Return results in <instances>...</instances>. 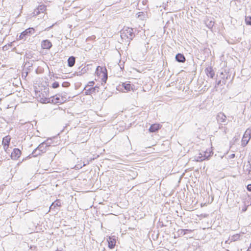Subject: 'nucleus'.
I'll return each instance as SVG.
<instances>
[{
  "mask_svg": "<svg viewBox=\"0 0 251 251\" xmlns=\"http://www.w3.org/2000/svg\"><path fill=\"white\" fill-rule=\"evenodd\" d=\"M220 76L221 78L223 79V83L224 84H226V80L228 79V77H230V75H226V76H225V74L223 72H221L220 73Z\"/></svg>",
  "mask_w": 251,
  "mask_h": 251,
  "instance_id": "20",
  "label": "nucleus"
},
{
  "mask_svg": "<svg viewBox=\"0 0 251 251\" xmlns=\"http://www.w3.org/2000/svg\"><path fill=\"white\" fill-rule=\"evenodd\" d=\"M81 71L82 72L83 74H84L86 72V69L84 67L81 69Z\"/></svg>",
  "mask_w": 251,
  "mask_h": 251,
  "instance_id": "37",
  "label": "nucleus"
},
{
  "mask_svg": "<svg viewBox=\"0 0 251 251\" xmlns=\"http://www.w3.org/2000/svg\"><path fill=\"white\" fill-rule=\"evenodd\" d=\"M95 84V82L94 81H90L89 82L88 84L86 85V86L84 88H90V87H94V85Z\"/></svg>",
  "mask_w": 251,
  "mask_h": 251,
  "instance_id": "25",
  "label": "nucleus"
},
{
  "mask_svg": "<svg viewBox=\"0 0 251 251\" xmlns=\"http://www.w3.org/2000/svg\"><path fill=\"white\" fill-rule=\"evenodd\" d=\"M203 157H200L199 159H198L199 161H202L205 159H208L211 156V152L208 153L206 151H205L203 152Z\"/></svg>",
  "mask_w": 251,
  "mask_h": 251,
  "instance_id": "19",
  "label": "nucleus"
},
{
  "mask_svg": "<svg viewBox=\"0 0 251 251\" xmlns=\"http://www.w3.org/2000/svg\"><path fill=\"white\" fill-rule=\"evenodd\" d=\"M123 89H124L126 92H128L131 90H132V87L129 82H124L122 83L121 85H119L117 88L118 90L122 91H123Z\"/></svg>",
  "mask_w": 251,
  "mask_h": 251,
  "instance_id": "5",
  "label": "nucleus"
},
{
  "mask_svg": "<svg viewBox=\"0 0 251 251\" xmlns=\"http://www.w3.org/2000/svg\"><path fill=\"white\" fill-rule=\"evenodd\" d=\"M245 23L247 25H251V16L245 17Z\"/></svg>",
  "mask_w": 251,
  "mask_h": 251,
  "instance_id": "22",
  "label": "nucleus"
},
{
  "mask_svg": "<svg viewBox=\"0 0 251 251\" xmlns=\"http://www.w3.org/2000/svg\"><path fill=\"white\" fill-rule=\"evenodd\" d=\"M89 164L88 160H87L86 162H83V166L86 165L87 164Z\"/></svg>",
  "mask_w": 251,
  "mask_h": 251,
  "instance_id": "39",
  "label": "nucleus"
},
{
  "mask_svg": "<svg viewBox=\"0 0 251 251\" xmlns=\"http://www.w3.org/2000/svg\"><path fill=\"white\" fill-rule=\"evenodd\" d=\"M19 38L20 39H25V36H22V32L20 35Z\"/></svg>",
  "mask_w": 251,
  "mask_h": 251,
  "instance_id": "34",
  "label": "nucleus"
},
{
  "mask_svg": "<svg viewBox=\"0 0 251 251\" xmlns=\"http://www.w3.org/2000/svg\"><path fill=\"white\" fill-rule=\"evenodd\" d=\"M53 99L52 101L55 103H63L68 99V98H66L64 96H62V98H61L60 94L56 95L55 96L53 97Z\"/></svg>",
  "mask_w": 251,
  "mask_h": 251,
  "instance_id": "6",
  "label": "nucleus"
},
{
  "mask_svg": "<svg viewBox=\"0 0 251 251\" xmlns=\"http://www.w3.org/2000/svg\"><path fill=\"white\" fill-rule=\"evenodd\" d=\"M161 126H162L159 124H154L150 126L149 130L150 132H155L157 131Z\"/></svg>",
  "mask_w": 251,
  "mask_h": 251,
  "instance_id": "14",
  "label": "nucleus"
},
{
  "mask_svg": "<svg viewBox=\"0 0 251 251\" xmlns=\"http://www.w3.org/2000/svg\"><path fill=\"white\" fill-rule=\"evenodd\" d=\"M226 251H229L228 250H227Z\"/></svg>",
  "mask_w": 251,
  "mask_h": 251,
  "instance_id": "45",
  "label": "nucleus"
},
{
  "mask_svg": "<svg viewBox=\"0 0 251 251\" xmlns=\"http://www.w3.org/2000/svg\"><path fill=\"white\" fill-rule=\"evenodd\" d=\"M248 165L246 166V171L248 172V174L251 176V156L248 161Z\"/></svg>",
  "mask_w": 251,
  "mask_h": 251,
  "instance_id": "21",
  "label": "nucleus"
},
{
  "mask_svg": "<svg viewBox=\"0 0 251 251\" xmlns=\"http://www.w3.org/2000/svg\"><path fill=\"white\" fill-rule=\"evenodd\" d=\"M134 37L135 34L131 28L127 27L121 31V37L123 42L125 40L126 42H130Z\"/></svg>",
  "mask_w": 251,
  "mask_h": 251,
  "instance_id": "1",
  "label": "nucleus"
},
{
  "mask_svg": "<svg viewBox=\"0 0 251 251\" xmlns=\"http://www.w3.org/2000/svg\"><path fill=\"white\" fill-rule=\"evenodd\" d=\"M75 73L76 74V75L78 76L81 75L83 74L82 72H81V71L79 72H76Z\"/></svg>",
  "mask_w": 251,
  "mask_h": 251,
  "instance_id": "33",
  "label": "nucleus"
},
{
  "mask_svg": "<svg viewBox=\"0 0 251 251\" xmlns=\"http://www.w3.org/2000/svg\"><path fill=\"white\" fill-rule=\"evenodd\" d=\"M27 75V72H23L22 73V77L25 78Z\"/></svg>",
  "mask_w": 251,
  "mask_h": 251,
  "instance_id": "30",
  "label": "nucleus"
},
{
  "mask_svg": "<svg viewBox=\"0 0 251 251\" xmlns=\"http://www.w3.org/2000/svg\"><path fill=\"white\" fill-rule=\"evenodd\" d=\"M205 72L208 76L213 78L215 76V72L212 67H208L205 69Z\"/></svg>",
  "mask_w": 251,
  "mask_h": 251,
  "instance_id": "15",
  "label": "nucleus"
},
{
  "mask_svg": "<svg viewBox=\"0 0 251 251\" xmlns=\"http://www.w3.org/2000/svg\"><path fill=\"white\" fill-rule=\"evenodd\" d=\"M143 12H139L138 13H137L138 17H140L141 15V14H143Z\"/></svg>",
  "mask_w": 251,
  "mask_h": 251,
  "instance_id": "41",
  "label": "nucleus"
},
{
  "mask_svg": "<svg viewBox=\"0 0 251 251\" xmlns=\"http://www.w3.org/2000/svg\"><path fill=\"white\" fill-rule=\"evenodd\" d=\"M247 251H251V247L249 248V249H248Z\"/></svg>",
  "mask_w": 251,
  "mask_h": 251,
  "instance_id": "42",
  "label": "nucleus"
},
{
  "mask_svg": "<svg viewBox=\"0 0 251 251\" xmlns=\"http://www.w3.org/2000/svg\"><path fill=\"white\" fill-rule=\"evenodd\" d=\"M46 10V7L45 5L41 4L39 5L36 9H34L33 14L34 15H38L40 13H44Z\"/></svg>",
  "mask_w": 251,
  "mask_h": 251,
  "instance_id": "9",
  "label": "nucleus"
},
{
  "mask_svg": "<svg viewBox=\"0 0 251 251\" xmlns=\"http://www.w3.org/2000/svg\"><path fill=\"white\" fill-rule=\"evenodd\" d=\"M235 154L233 153V154H230V155L229 156V157L230 158H234V157H235Z\"/></svg>",
  "mask_w": 251,
  "mask_h": 251,
  "instance_id": "36",
  "label": "nucleus"
},
{
  "mask_svg": "<svg viewBox=\"0 0 251 251\" xmlns=\"http://www.w3.org/2000/svg\"><path fill=\"white\" fill-rule=\"evenodd\" d=\"M55 77L56 78H58V77H57V76H55Z\"/></svg>",
  "mask_w": 251,
  "mask_h": 251,
  "instance_id": "44",
  "label": "nucleus"
},
{
  "mask_svg": "<svg viewBox=\"0 0 251 251\" xmlns=\"http://www.w3.org/2000/svg\"><path fill=\"white\" fill-rule=\"evenodd\" d=\"M239 237H240V236L238 234H235V235H233L231 237V239H230L231 242L235 241L236 240H237V239H238L239 238Z\"/></svg>",
  "mask_w": 251,
  "mask_h": 251,
  "instance_id": "24",
  "label": "nucleus"
},
{
  "mask_svg": "<svg viewBox=\"0 0 251 251\" xmlns=\"http://www.w3.org/2000/svg\"><path fill=\"white\" fill-rule=\"evenodd\" d=\"M50 142H49V140H47L46 141L41 143L35 150H34V153L35 151L39 150L40 152H42V153L46 152L47 150V148L49 147L50 145Z\"/></svg>",
  "mask_w": 251,
  "mask_h": 251,
  "instance_id": "3",
  "label": "nucleus"
},
{
  "mask_svg": "<svg viewBox=\"0 0 251 251\" xmlns=\"http://www.w3.org/2000/svg\"><path fill=\"white\" fill-rule=\"evenodd\" d=\"M28 64H29V62H28ZM31 66H32V65H29L28 67H31Z\"/></svg>",
  "mask_w": 251,
  "mask_h": 251,
  "instance_id": "43",
  "label": "nucleus"
},
{
  "mask_svg": "<svg viewBox=\"0 0 251 251\" xmlns=\"http://www.w3.org/2000/svg\"><path fill=\"white\" fill-rule=\"evenodd\" d=\"M213 25H214V22H212V21H211L209 24V27L213 26Z\"/></svg>",
  "mask_w": 251,
  "mask_h": 251,
  "instance_id": "40",
  "label": "nucleus"
},
{
  "mask_svg": "<svg viewBox=\"0 0 251 251\" xmlns=\"http://www.w3.org/2000/svg\"><path fill=\"white\" fill-rule=\"evenodd\" d=\"M54 205V206H60L61 205V203H60V202L58 201V200H56L55 201H54V202H53L52 203V204L50 206V207Z\"/></svg>",
  "mask_w": 251,
  "mask_h": 251,
  "instance_id": "27",
  "label": "nucleus"
},
{
  "mask_svg": "<svg viewBox=\"0 0 251 251\" xmlns=\"http://www.w3.org/2000/svg\"><path fill=\"white\" fill-rule=\"evenodd\" d=\"M107 242L108 244V247L110 249H112L114 248L116 244V240L115 239L112 237H109L107 239Z\"/></svg>",
  "mask_w": 251,
  "mask_h": 251,
  "instance_id": "17",
  "label": "nucleus"
},
{
  "mask_svg": "<svg viewBox=\"0 0 251 251\" xmlns=\"http://www.w3.org/2000/svg\"><path fill=\"white\" fill-rule=\"evenodd\" d=\"M183 232H184V234H186L187 233H188V232H190L191 230H190V229H183Z\"/></svg>",
  "mask_w": 251,
  "mask_h": 251,
  "instance_id": "32",
  "label": "nucleus"
},
{
  "mask_svg": "<svg viewBox=\"0 0 251 251\" xmlns=\"http://www.w3.org/2000/svg\"><path fill=\"white\" fill-rule=\"evenodd\" d=\"M61 98H62V96L65 97L66 98H67V93L65 92H63L60 94Z\"/></svg>",
  "mask_w": 251,
  "mask_h": 251,
  "instance_id": "29",
  "label": "nucleus"
},
{
  "mask_svg": "<svg viewBox=\"0 0 251 251\" xmlns=\"http://www.w3.org/2000/svg\"><path fill=\"white\" fill-rule=\"evenodd\" d=\"M203 154H202L201 153H200L199 154V156L197 157V160L198 161H199L198 160V159H199L200 157H203Z\"/></svg>",
  "mask_w": 251,
  "mask_h": 251,
  "instance_id": "35",
  "label": "nucleus"
},
{
  "mask_svg": "<svg viewBox=\"0 0 251 251\" xmlns=\"http://www.w3.org/2000/svg\"><path fill=\"white\" fill-rule=\"evenodd\" d=\"M10 140L11 137L9 135H7L2 139V145L5 151H7V150L9 148Z\"/></svg>",
  "mask_w": 251,
  "mask_h": 251,
  "instance_id": "7",
  "label": "nucleus"
},
{
  "mask_svg": "<svg viewBox=\"0 0 251 251\" xmlns=\"http://www.w3.org/2000/svg\"><path fill=\"white\" fill-rule=\"evenodd\" d=\"M75 62V58L71 56L68 59V65L69 67H72L74 66Z\"/></svg>",
  "mask_w": 251,
  "mask_h": 251,
  "instance_id": "18",
  "label": "nucleus"
},
{
  "mask_svg": "<svg viewBox=\"0 0 251 251\" xmlns=\"http://www.w3.org/2000/svg\"><path fill=\"white\" fill-rule=\"evenodd\" d=\"M96 73L98 75L101 77L102 82L105 83L108 77L106 68L98 66L96 69Z\"/></svg>",
  "mask_w": 251,
  "mask_h": 251,
  "instance_id": "2",
  "label": "nucleus"
},
{
  "mask_svg": "<svg viewBox=\"0 0 251 251\" xmlns=\"http://www.w3.org/2000/svg\"><path fill=\"white\" fill-rule=\"evenodd\" d=\"M59 83L57 81H55L52 84V87L54 89L57 88L59 87Z\"/></svg>",
  "mask_w": 251,
  "mask_h": 251,
  "instance_id": "28",
  "label": "nucleus"
},
{
  "mask_svg": "<svg viewBox=\"0 0 251 251\" xmlns=\"http://www.w3.org/2000/svg\"><path fill=\"white\" fill-rule=\"evenodd\" d=\"M42 154V152H40L39 151V150H38V151H35V153H34V151H32V153L29 155V157H31V156L32 155L33 157H36L38 155H41Z\"/></svg>",
  "mask_w": 251,
  "mask_h": 251,
  "instance_id": "23",
  "label": "nucleus"
},
{
  "mask_svg": "<svg viewBox=\"0 0 251 251\" xmlns=\"http://www.w3.org/2000/svg\"><path fill=\"white\" fill-rule=\"evenodd\" d=\"M216 119L218 122L226 123V117L224 113L220 112L217 115Z\"/></svg>",
  "mask_w": 251,
  "mask_h": 251,
  "instance_id": "11",
  "label": "nucleus"
},
{
  "mask_svg": "<svg viewBox=\"0 0 251 251\" xmlns=\"http://www.w3.org/2000/svg\"><path fill=\"white\" fill-rule=\"evenodd\" d=\"M22 153L21 151L18 148L14 149L11 154V159L13 160H17Z\"/></svg>",
  "mask_w": 251,
  "mask_h": 251,
  "instance_id": "8",
  "label": "nucleus"
},
{
  "mask_svg": "<svg viewBox=\"0 0 251 251\" xmlns=\"http://www.w3.org/2000/svg\"><path fill=\"white\" fill-rule=\"evenodd\" d=\"M70 85V83L67 81L63 82L62 83V86L64 88H67V87H69Z\"/></svg>",
  "mask_w": 251,
  "mask_h": 251,
  "instance_id": "26",
  "label": "nucleus"
},
{
  "mask_svg": "<svg viewBox=\"0 0 251 251\" xmlns=\"http://www.w3.org/2000/svg\"><path fill=\"white\" fill-rule=\"evenodd\" d=\"M99 89V87L97 86H96L95 87L88 88L87 89L84 88V90L85 91V95H88L92 94L93 93H95L96 92H98Z\"/></svg>",
  "mask_w": 251,
  "mask_h": 251,
  "instance_id": "10",
  "label": "nucleus"
},
{
  "mask_svg": "<svg viewBox=\"0 0 251 251\" xmlns=\"http://www.w3.org/2000/svg\"><path fill=\"white\" fill-rule=\"evenodd\" d=\"M247 189L249 191L251 192V184L247 185Z\"/></svg>",
  "mask_w": 251,
  "mask_h": 251,
  "instance_id": "31",
  "label": "nucleus"
},
{
  "mask_svg": "<svg viewBox=\"0 0 251 251\" xmlns=\"http://www.w3.org/2000/svg\"><path fill=\"white\" fill-rule=\"evenodd\" d=\"M251 138V129L248 128L245 132L242 140V145L243 147L246 146L250 139Z\"/></svg>",
  "mask_w": 251,
  "mask_h": 251,
  "instance_id": "4",
  "label": "nucleus"
},
{
  "mask_svg": "<svg viewBox=\"0 0 251 251\" xmlns=\"http://www.w3.org/2000/svg\"><path fill=\"white\" fill-rule=\"evenodd\" d=\"M175 58L177 62L180 63H184L186 60L185 57L183 54L180 53H178L176 54Z\"/></svg>",
  "mask_w": 251,
  "mask_h": 251,
  "instance_id": "16",
  "label": "nucleus"
},
{
  "mask_svg": "<svg viewBox=\"0 0 251 251\" xmlns=\"http://www.w3.org/2000/svg\"><path fill=\"white\" fill-rule=\"evenodd\" d=\"M35 32V29L32 27H29L22 32V36H25V38L26 37L29 36L33 34Z\"/></svg>",
  "mask_w": 251,
  "mask_h": 251,
  "instance_id": "12",
  "label": "nucleus"
},
{
  "mask_svg": "<svg viewBox=\"0 0 251 251\" xmlns=\"http://www.w3.org/2000/svg\"><path fill=\"white\" fill-rule=\"evenodd\" d=\"M221 82H222L221 80H220L217 81L216 82V85L218 86V85H220L221 83Z\"/></svg>",
  "mask_w": 251,
  "mask_h": 251,
  "instance_id": "38",
  "label": "nucleus"
},
{
  "mask_svg": "<svg viewBox=\"0 0 251 251\" xmlns=\"http://www.w3.org/2000/svg\"><path fill=\"white\" fill-rule=\"evenodd\" d=\"M41 47L44 49L49 50L52 47V44L49 40H44L41 43Z\"/></svg>",
  "mask_w": 251,
  "mask_h": 251,
  "instance_id": "13",
  "label": "nucleus"
}]
</instances>
